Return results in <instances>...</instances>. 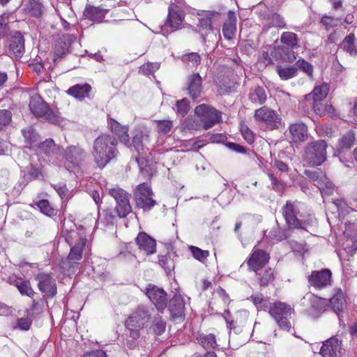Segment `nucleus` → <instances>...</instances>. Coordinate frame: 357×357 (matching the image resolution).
Returning <instances> with one entry per match:
<instances>
[{
	"instance_id": "f257e3e1",
	"label": "nucleus",
	"mask_w": 357,
	"mask_h": 357,
	"mask_svg": "<svg viewBox=\"0 0 357 357\" xmlns=\"http://www.w3.org/2000/svg\"><path fill=\"white\" fill-rule=\"evenodd\" d=\"M115 139L102 135L96 139L93 146L94 161L100 169L103 168L112 158L117 155Z\"/></svg>"
},
{
	"instance_id": "f03ea898",
	"label": "nucleus",
	"mask_w": 357,
	"mask_h": 357,
	"mask_svg": "<svg viewBox=\"0 0 357 357\" xmlns=\"http://www.w3.org/2000/svg\"><path fill=\"white\" fill-rule=\"evenodd\" d=\"M153 312V308L140 305L128 318L126 326L130 331V336L132 339L139 338V330L149 326Z\"/></svg>"
},
{
	"instance_id": "7ed1b4c3",
	"label": "nucleus",
	"mask_w": 357,
	"mask_h": 357,
	"mask_svg": "<svg viewBox=\"0 0 357 357\" xmlns=\"http://www.w3.org/2000/svg\"><path fill=\"white\" fill-rule=\"evenodd\" d=\"M327 144L323 140L308 144L305 149L304 160L311 166L322 164L326 159Z\"/></svg>"
},
{
	"instance_id": "20e7f679",
	"label": "nucleus",
	"mask_w": 357,
	"mask_h": 357,
	"mask_svg": "<svg viewBox=\"0 0 357 357\" xmlns=\"http://www.w3.org/2000/svg\"><path fill=\"white\" fill-rule=\"evenodd\" d=\"M29 108L36 116L43 118L52 123L58 121L57 115L37 93L31 96Z\"/></svg>"
},
{
	"instance_id": "39448f33",
	"label": "nucleus",
	"mask_w": 357,
	"mask_h": 357,
	"mask_svg": "<svg viewBox=\"0 0 357 357\" xmlns=\"http://www.w3.org/2000/svg\"><path fill=\"white\" fill-rule=\"evenodd\" d=\"M292 312L293 309L290 305L282 302L273 303L271 304L269 307V313L275 319L280 328L284 331H289L291 328L288 317Z\"/></svg>"
},
{
	"instance_id": "423d86ee",
	"label": "nucleus",
	"mask_w": 357,
	"mask_h": 357,
	"mask_svg": "<svg viewBox=\"0 0 357 357\" xmlns=\"http://www.w3.org/2000/svg\"><path fill=\"white\" fill-rule=\"evenodd\" d=\"M109 195L116 201L115 211L119 218H124L131 212L130 196L126 190L117 187L109 189Z\"/></svg>"
},
{
	"instance_id": "0eeeda50",
	"label": "nucleus",
	"mask_w": 357,
	"mask_h": 357,
	"mask_svg": "<svg viewBox=\"0 0 357 357\" xmlns=\"http://www.w3.org/2000/svg\"><path fill=\"white\" fill-rule=\"evenodd\" d=\"M195 114L200 117L201 121L204 123V128L208 130L221 120V113L215 109L202 104L196 107Z\"/></svg>"
},
{
	"instance_id": "6e6552de",
	"label": "nucleus",
	"mask_w": 357,
	"mask_h": 357,
	"mask_svg": "<svg viewBox=\"0 0 357 357\" xmlns=\"http://www.w3.org/2000/svg\"><path fill=\"white\" fill-rule=\"evenodd\" d=\"M137 206L144 211H149L156 202L152 198L153 192L148 183L139 184L134 193Z\"/></svg>"
},
{
	"instance_id": "1a4fd4ad",
	"label": "nucleus",
	"mask_w": 357,
	"mask_h": 357,
	"mask_svg": "<svg viewBox=\"0 0 357 357\" xmlns=\"http://www.w3.org/2000/svg\"><path fill=\"white\" fill-rule=\"evenodd\" d=\"M301 204L298 202H287L282 208V213L287 223L294 228H304V223L301 220L300 213Z\"/></svg>"
},
{
	"instance_id": "9d476101",
	"label": "nucleus",
	"mask_w": 357,
	"mask_h": 357,
	"mask_svg": "<svg viewBox=\"0 0 357 357\" xmlns=\"http://www.w3.org/2000/svg\"><path fill=\"white\" fill-rule=\"evenodd\" d=\"M149 143V136L147 132L141 131L136 134L132 139V145L138 153V156L136 157L139 165L142 168L144 155L146 153L145 149L149 150L148 144Z\"/></svg>"
},
{
	"instance_id": "9b49d317",
	"label": "nucleus",
	"mask_w": 357,
	"mask_h": 357,
	"mask_svg": "<svg viewBox=\"0 0 357 357\" xmlns=\"http://www.w3.org/2000/svg\"><path fill=\"white\" fill-rule=\"evenodd\" d=\"M255 118L257 121L264 122L271 129L277 128L278 124L281 121V118L275 111L266 107L257 109Z\"/></svg>"
},
{
	"instance_id": "f8f14e48",
	"label": "nucleus",
	"mask_w": 357,
	"mask_h": 357,
	"mask_svg": "<svg viewBox=\"0 0 357 357\" xmlns=\"http://www.w3.org/2000/svg\"><path fill=\"white\" fill-rule=\"evenodd\" d=\"M146 295L158 310L162 311L167 307V294L162 289L149 286L146 289Z\"/></svg>"
},
{
	"instance_id": "ddd939ff",
	"label": "nucleus",
	"mask_w": 357,
	"mask_h": 357,
	"mask_svg": "<svg viewBox=\"0 0 357 357\" xmlns=\"http://www.w3.org/2000/svg\"><path fill=\"white\" fill-rule=\"evenodd\" d=\"M269 260V255L265 251L254 248L248 260V265L252 271L257 272L264 266Z\"/></svg>"
},
{
	"instance_id": "4468645a",
	"label": "nucleus",
	"mask_w": 357,
	"mask_h": 357,
	"mask_svg": "<svg viewBox=\"0 0 357 357\" xmlns=\"http://www.w3.org/2000/svg\"><path fill=\"white\" fill-rule=\"evenodd\" d=\"M332 273L328 269H323L320 271H314L308 277V281L311 285L317 288H322L331 284Z\"/></svg>"
},
{
	"instance_id": "2eb2a0df",
	"label": "nucleus",
	"mask_w": 357,
	"mask_h": 357,
	"mask_svg": "<svg viewBox=\"0 0 357 357\" xmlns=\"http://www.w3.org/2000/svg\"><path fill=\"white\" fill-rule=\"evenodd\" d=\"M168 11L166 24L174 29H180L184 20L183 11L177 5L173 3L169 6Z\"/></svg>"
},
{
	"instance_id": "dca6fc26",
	"label": "nucleus",
	"mask_w": 357,
	"mask_h": 357,
	"mask_svg": "<svg viewBox=\"0 0 357 357\" xmlns=\"http://www.w3.org/2000/svg\"><path fill=\"white\" fill-rule=\"evenodd\" d=\"M320 354L323 357H341V342L337 337L330 338L323 344Z\"/></svg>"
},
{
	"instance_id": "f3484780",
	"label": "nucleus",
	"mask_w": 357,
	"mask_h": 357,
	"mask_svg": "<svg viewBox=\"0 0 357 357\" xmlns=\"http://www.w3.org/2000/svg\"><path fill=\"white\" fill-rule=\"evenodd\" d=\"M287 135L294 143L304 142L307 138V128L303 123H295L291 124L288 128Z\"/></svg>"
},
{
	"instance_id": "a211bd4d",
	"label": "nucleus",
	"mask_w": 357,
	"mask_h": 357,
	"mask_svg": "<svg viewBox=\"0 0 357 357\" xmlns=\"http://www.w3.org/2000/svg\"><path fill=\"white\" fill-rule=\"evenodd\" d=\"M136 243L140 250L146 255L154 254L156 251L155 241L145 232H140L136 238Z\"/></svg>"
},
{
	"instance_id": "6ab92c4d",
	"label": "nucleus",
	"mask_w": 357,
	"mask_h": 357,
	"mask_svg": "<svg viewBox=\"0 0 357 357\" xmlns=\"http://www.w3.org/2000/svg\"><path fill=\"white\" fill-rule=\"evenodd\" d=\"M38 288L46 296L52 297L56 293L55 281L47 274L38 275Z\"/></svg>"
},
{
	"instance_id": "aec40b11",
	"label": "nucleus",
	"mask_w": 357,
	"mask_h": 357,
	"mask_svg": "<svg viewBox=\"0 0 357 357\" xmlns=\"http://www.w3.org/2000/svg\"><path fill=\"white\" fill-rule=\"evenodd\" d=\"M328 303H330L333 311L338 315L340 312H343L347 307L346 296L341 289L335 290Z\"/></svg>"
},
{
	"instance_id": "412c9836",
	"label": "nucleus",
	"mask_w": 357,
	"mask_h": 357,
	"mask_svg": "<svg viewBox=\"0 0 357 357\" xmlns=\"http://www.w3.org/2000/svg\"><path fill=\"white\" fill-rule=\"evenodd\" d=\"M236 31V16L234 12L229 10L227 13V19L223 24L222 33L224 37L230 40L233 38Z\"/></svg>"
},
{
	"instance_id": "4be33fe9",
	"label": "nucleus",
	"mask_w": 357,
	"mask_h": 357,
	"mask_svg": "<svg viewBox=\"0 0 357 357\" xmlns=\"http://www.w3.org/2000/svg\"><path fill=\"white\" fill-rule=\"evenodd\" d=\"M202 77L199 73H195L188 78V91L192 99L199 97L202 91Z\"/></svg>"
},
{
	"instance_id": "5701e85b",
	"label": "nucleus",
	"mask_w": 357,
	"mask_h": 357,
	"mask_svg": "<svg viewBox=\"0 0 357 357\" xmlns=\"http://www.w3.org/2000/svg\"><path fill=\"white\" fill-rule=\"evenodd\" d=\"M333 204L337 207L339 215L342 218L345 217L350 212L357 211V198L349 202L344 199H336L333 202Z\"/></svg>"
},
{
	"instance_id": "b1692460",
	"label": "nucleus",
	"mask_w": 357,
	"mask_h": 357,
	"mask_svg": "<svg viewBox=\"0 0 357 357\" xmlns=\"http://www.w3.org/2000/svg\"><path fill=\"white\" fill-rule=\"evenodd\" d=\"M24 50V40L20 32H16L12 36L10 43V51L17 57H20Z\"/></svg>"
},
{
	"instance_id": "393cba45",
	"label": "nucleus",
	"mask_w": 357,
	"mask_h": 357,
	"mask_svg": "<svg viewBox=\"0 0 357 357\" xmlns=\"http://www.w3.org/2000/svg\"><path fill=\"white\" fill-rule=\"evenodd\" d=\"M311 305V314L312 316H318L320 313L326 310L328 307V301L314 295L310 296Z\"/></svg>"
},
{
	"instance_id": "a878e982",
	"label": "nucleus",
	"mask_w": 357,
	"mask_h": 357,
	"mask_svg": "<svg viewBox=\"0 0 357 357\" xmlns=\"http://www.w3.org/2000/svg\"><path fill=\"white\" fill-rule=\"evenodd\" d=\"M75 40L72 35H63L55 44L54 54L56 56H61L68 50L71 43Z\"/></svg>"
},
{
	"instance_id": "bb28decb",
	"label": "nucleus",
	"mask_w": 357,
	"mask_h": 357,
	"mask_svg": "<svg viewBox=\"0 0 357 357\" xmlns=\"http://www.w3.org/2000/svg\"><path fill=\"white\" fill-rule=\"evenodd\" d=\"M109 125L112 131L119 138L120 141L127 145L129 143L128 128L114 120H111Z\"/></svg>"
},
{
	"instance_id": "cd10ccee",
	"label": "nucleus",
	"mask_w": 357,
	"mask_h": 357,
	"mask_svg": "<svg viewBox=\"0 0 357 357\" xmlns=\"http://www.w3.org/2000/svg\"><path fill=\"white\" fill-rule=\"evenodd\" d=\"M214 12L201 11L197 13L198 15V26L206 31H212V19L215 15Z\"/></svg>"
},
{
	"instance_id": "c85d7f7f",
	"label": "nucleus",
	"mask_w": 357,
	"mask_h": 357,
	"mask_svg": "<svg viewBox=\"0 0 357 357\" xmlns=\"http://www.w3.org/2000/svg\"><path fill=\"white\" fill-rule=\"evenodd\" d=\"M329 91L328 85L324 83L321 85L316 86L312 93L305 96V99L308 100L312 99L313 100H324L327 96Z\"/></svg>"
},
{
	"instance_id": "c756f323",
	"label": "nucleus",
	"mask_w": 357,
	"mask_h": 357,
	"mask_svg": "<svg viewBox=\"0 0 357 357\" xmlns=\"http://www.w3.org/2000/svg\"><path fill=\"white\" fill-rule=\"evenodd\" d=\"M67 93L68 95L73 96L78 100H82L85 97H87L89 93V85L85 84H75L70 87Z\"/></svg>"
},
{
	"instance_id": "7c9ffc66",
	"label": "nucleus",
	"mask_w": 357,
	"mask_h": 357,
	"mask_svg": "<svg viewBox=\"0 0 357 357\" xmlns=\"http://www.w3.org/2000/svg\"><path fill=\"white\" fill-rule=\"evenodd\" d=\"M197 339L199 344L205 349H214L218 346L213 334H199Z\"/></svg>"
},
{
	"instance_id": "2f4dec72",
	"label": "nucleus",
	"mask_w": 357,
	"mask_h": 357,
	"mask_svg": "<svg viewBox=\"0 0 357 357\" xmlns=\"http://www.w3.org/2000/svg\"><path fill=\"white\" fill-rule=\"evenodd\" d=\"M86 242V238H81V242L76 243V244L71 248L70 252L68 255V259L70 262H75L81 259L82 257V250Z\"/></svg>"
},
{
	"instance_id": "473e14b6",
	"label": "nucleus",
	"mask_w": 357,
	"mask_h": 357,
	"mask_svg": "<svg viewBox=\"0 0 357 357\" xmlns=\"http://www.w3.org/2000/svg\"><path fill=\"white\" fill-rule=\"evenodd\" d=\"M276 71L282 80H288L294 77L297 73V67L291 66H278Z\"/></svg>"
},
{
	"instance_id": "72a5a7b5",
	"label": "nucleus",
	"mask_w": 357,
	"mask_h": 357,
	"mask_svg": "<svg viewBox=\"0 0 357 357\" xmlns=\"http://www.w3.org/2000/svg\"><path fill=\"white\" fill-rule=\"evenodd\" d=\"M37 146L40 153L46 155H51L56 151H60L59 147H56L54 141L51 139L45 140L44 142L36 144L35 147Z\"/></svg>"
},
{
	"instance_id": "f704fd0d",
	"label": "nucleus",
	"mask_w": 357,
	"mask_h": 357,
	"mask_svg": "<svg viewBox=\"0 0 357 357\" xmlns=\"http://www.w3.org/2000/svg\"><path fill=\"white\" fill-rule=\"evenodd\" d=\"M63 236L65 238V241L71 245L73 243L75 242H81V238H84L81 234H79L77 230H70L68 231L66 229V223L64 224L63 230H62Z\"/></svg>"
},
{
	"instance_id": "c9c22d12",
	"label": "nucleus",
	"mask_w": 357,
	"mask_h": 357,
	"mask_svg": "<svg viewBox=\"0 0 357 357\" xmlns=\"http://www.w3.org/2000/svg\"><path fill=\"white\" fill-rule=\"evenodd\" d=\"M250 99L256 104L261 105L266 100V94L264 89L262 87H257L252 92L250 93Z\"/></svg>"
},
{
	"instance_id": "e433bc0d",
	"label": "nucleus",
	"mask_w": 357,
	"mask_h": 357,
	"mask_svg": "<svg viewBox=\"0 0 357 357\" xmlns=\"http://www.w3.org/2000/svg\"><path fill=\"white\" fill-rule=\"evenodd\" d=\"M280 42L294 49L297 47L298 38L293 32H283L280 37Z\"/></svg>"
},
{
	"instance_id": "4c0bfd02",
	"label": "nucleus",
	"mask_w": 357,
	"mask_h": 357,
	"mask_svg": "<svg viewBox=\"0 0 357 357\" xmlns=\"http://www.w3.org/2000/svg\"><path fill=\"white\" fill-rule=\"evenodd\" d=\"M341 47L349 52L350 55H356L357 50L354 45V36L353 34L347 36L341 43Z\"/></svg>"
},
{
	"instance_id": "58836bf2",
	"label": "nucleus",
	"mask_w": 357,
	"mask_h": 357,
	"mask_svg": "<svg viewBox=\"0 0 357 357\" xmlns=\"http://www.w3.org/2000/svg\"><path fill=\"white\" fill-rule=\"evenodd\" d=\"M115 217L109 211H105L102 214L99 213L97 220L98 227H105L108 225H112Z\"/></svg>"
},
{
	"instance_id": "ea45409f",
	"label": "nucleus",
	"mask_w": 357,
	"mask_h": 357,
	"mask_svg": "<svg viewBox=\"0 0 357 357\" xmlns=\"http://www.w3.org/2000/svg\"><path fill=\"white\" fill-rule=\"evenodd\" d=\"M317 186L321 192L326 195H331L334 190V185L326 176H322V180H319Z\"/></svg>"
},
{
	"instance_id": "a19ab883",
	"label": "nucleus",
	"mask_w": 357,
	"mask_h": 357,
	"mask_svg": "<svg viewBox=\"0 0 357 357\" xmlns=\"http://www.w3.org/2000/svg\"><path fill=\"white\" fill-rule=\"evenodd\" d=\"M355 137L351 132H347L339 140L338 149L341 151L344 149H349L354 144Z\"/></svg>"
},
{
	"instance_id": "79ce46f5",
	"label": "nucleus",
	"mask_w": 357,
	"mask_h": 357,
	"mask_svg": "<svg viewBox=\"0 0 357 357\" xmlns=\"http://www.w3.org/2000/svg\"><path fill=\"white\" fill-rule=\"evenodd\" d=\"M26 10L34 17H40L42 15V5L36 0H29Z\"/></svg>"
},
{
	"instance_id": "37998d69",
	"label": "nucleus",
	"mask_w": 357,
	"mask_h": 357,
	"mask_svg": "<svg viewBox=\"0 0 357 357\" xmlns=\"http://www.w3.org/2000/svg\"><path fill=\"white\" fill-rule=\"evenodd\" d=\"M23 135L27 142L33 148H35L36 144L38 141V135L32 128H27L22 130Z\"/></svg>"
},
{
	"instance_id": "c03bdc74",
	"label": "nucleus",
	"mask_w": 357,
	"mask_h": 357,
	"mask_svg": "<svg viewBox=\"0 0 357 357\" xmlns=\"http://www.w3.org/2000/svg\"><path fill=\"white\" fill-rule=\"evenodd\" d=\"M108 10L100 7H91V20L100 22L103 20Z\"/></svg>"
},
{
	"instance_id": "a18cd8bd",
	"label": "nucleus",
	"mask_w": 357,
	"mask_h": 357,
	"mask_svg": "<svg viewBox=\"0 0 357 357\" xmlns=\"http://www.w3.org/2000/svg\"><path fill=\"white\" fill-rule=\"evenodd\" d=\"M16 287L18 289L22 294L31 297L33 295V291L30 286L29 281L18 280L15 284Z\"/></svg>"
},
{
	"instance_id": "49530a36",
	"label": "nucleus",
	"mask_w": 357,
	"mask_h": 357,
	"mask_svg": "<svg viewBox=\"0 0 357 357\" xmlns=\"http://www.w3.org/2000/svg\"><path fill=\"white\" fill-rule=\"evenodd\" d=\"M189 249L194 258L201 262H204L209 255L208 250H202L196 246L191 245L189 247Z\"/></svg>"
},
{
	"instance_id": "de8ad7c7",
	"label": "nucleus",
	"mask_w": 357,
	"mask_h": 357,
	"mask_svg": "<svg viewBox=\"0 0 357 357\" xmlns=\"http://www.w3.org/2000/svg\"><path fill=\"white\" fill-rule=\"evenodd\" d=\"M249 317V312L246 310H241L236 312L232 323L239 326H243L247 321Z\"/></svg>"
},
{
	"instance_id": "09e8293b",
	"label": "nucleus",
	"mask_w": 357,
	"mask_h": 357,
	"mask_svg": "<svg viewBox=\"0 0 357 357\" xmlns=\"http://www.w3.org/2000/svg\"><path fill=\"white\" fill-rule=\"evenodd\" d=\"M40 211L45 215L51 216L54 214V208L50 206L47 199H42L36 203Z\"/></svg>"
},
{
	"instance_id": "8fccbe9b",
	"label": "nucleus",
	"mask_w": 357,
	"mask_h": 357,
	"mask_svg": "<svg viewBox=\"0 0 357 357\" xmlns=\"http://www.w3.org/2000/svg\"><path fill=\"white\" fill-rule=\"evenodd\" d=\"M173 127V123L169 120H160L157 121L158 132L162 135L168 134Z\"/></svg>"
},
{
	"instance_id": "3c124183",
	"label": "nucleus",
	"mask_w": 357,
	"mask_h": 357,
	"mask_svg": "<svg viewBox=\"0 0 357 357\" xmlns=\"http://www.w3.org/2000/svg\"><path fill=\"white\" fill-rule=\"evenodd\" d=\"M183 309V304L178 298H175L170 301V311L175 315H180Z\"/></svg>"
},
{
	"instance_id": "603ef678",
	"label": "nucleus",
	"mask_w": 357,
	"mask_h": 357,
	"mask_svg": "<svg viewBox=\"0 0 357 357\" xmlns=\"http://www.w3.org/2000/svg\"><path fill=\"white\" fill-rule=\"evenodd\" d=\"M12 120L11 112L7 109H0V130L9 125Z\"/></svg>"
},
{
	"instance_id": "864d4df0",
	"label": "nucleus",
	"mask_w": 357,
	"mask_h": 357,
	"mask_svg": "<svg viewBox=\"0 0 357 357\" xmlns=\"http://www.w3.org/2000/svg\"><path fill=\"white\" fill-rule=\"evenodd\" d=\"M153 324V329L156 335H160L164 332L166 327V324L161 317H154Z\"/></svg>"
},
{
	"instance_id": "5fc2aeb1",
	"label": "nucleus",
	"mask_w": 357,
	"mask_h": 357,
	"mask_svg": "<svg viewBox=\"0 0 357 357\" xmlns=\"http://www.w3.org/2000/svg\"><path fill=\"white\" fill-rule=\"evenodd\" d=\"M285 25L283 18L276 13L273 14L269 18L268 27L284 28Z\"/></svg>"
},
{
	"instance_id": "6e6d98bb",
	"label": "nucleus",
	"mask_w": 357,
	"mask_h": 357,
	"mask_svg": "<svg viewBox=\"0 0 357 357\" xmlns=\"http://www.w3.org/2000/svg\"><path fill=\"white\" fill-rule=\"evenodd\" d=\"M296 64L297 68L303 70L309 77H312L313 67L310 63L303 59H298Z\"/></svg>"
},
{
	"instance_id": "4d7b16f0",
	"label": "nucleus",
	"mask_w": 357,
	"mask_h": 357,
	"mask_svg": "<svg viewBox=\"0 0 357 357\" xmlns=\"http://www.w3.org/2000/svg\"><path fill=\"white\" fill-rule=\"evenodd\" d=\"M66 153V159L73 162L74 160H77L78 158L82 155V151L77 147L70 146L68 149Z\"/></svg>"
},
{
	"instance_id": "13d9d810",
	"label": "nucleus",
	"mask_w": 357,
	"mask_h": 357,
	"mask_svg": "<svg viewBox=\"0 0 357 357\" xmlns=\"http://www.w3.org/2000/svg\"><path fill=\"white\" fill-rule=\"evenodd\" d=\"M177 112L182 116H184L189 110L188 101L187 99L183 98L177 101L176 104Z\"/></svg>"
},
{
	"instance_id": "bf43d9fd",
	"label": "nucleus",
	"mask_w": 357,
	"mask_h": 357,
	"mask_svg": "<svg viewBox=\"0 0 357 357\" xmlns=\"http://www.w3.org/2000/svg\"><path fill=\"white\" fill-rule=\"evenodd\" d=\"M241 132L245 140H246L248 144H252L254 142L255 139L253 132L248 128L247 126L241 124Z\"/></svg>"
},
{
	"instance_id": "052dcab7",
	"label": "nucleus",
	"mask_w": 357,
	"mask_h": 357,
	"mask_svg": "<svg viewBox=\"0 0 357 357\" xmlns=\"http://www.w3.org/2000/svg\"><path fill=\"white\" fill-rule=\"evenodd\" d=\"M159 263L166 271H170L174 268L173 261L168 256H160L159 258Z\"/></svg>"
},
{
	"instance_id": "680f3d73",
	"label": "nucleus",
	"mask_w": 357,
	"mask_h": 357,
	"mask_svg": "<svg viewBox=\"0 0 357 357\" xmlns=\"http://www.w3.org/2000/svg\"><path fill=\"white\" fill-rule=\"evenodd\" d=\"M271 238L278 241H280L287 238L285 231L280 228H276L271 231Z\"/></svg>"
},
{
	"instance_id": "e2e57ef3",
	"label": "nucleus",
	"mask_w": 357,
	"mask_h": 357,
	"mask_svg": "<svg viewBox=\"0 0 357 357\" xmlns=\"http://www.w3.org/2000/svg\"><path fill=\"white\" fill-rule=\"evenodd\" d=\"M183 60L191 63L192 66H197L200 61V56L198 54L192 52L183 55Z\"/></svg>"
},
{
	"instance_id": "0e129e2a",
	"label": "nucleus",
	"mask_w": 357,
	"mask_h": 357,
	"mask_svg": "<svg viewBox=\"0 0 357 357\" xmlns=\"http://www.w3.org/2000/svg\"><path fill=\"white\" fill-rule=\"evenodd\" d=\"M31 324V321L28 318H20L17 320L16 326L15 328H18L20 330L28 331Z\"/></svg>"
},
{
	"instance_id": "69168bd1",
	"label": "nucleus",
	"mask_w": 357,
	"mask_h": 357,
	"mask_svg": "<svg viewBox=\"0 0 357 357\" xmlns=\"http://www.w3.org/2000/svg\"><path fill=\"white\" fill-rule=\"evenodd\" d=\"M322 101L323 100H317V101L313 100V103H312V107H313L314 112L317 114H319V116L324 115L326 112V107L322 103Z\"/></svg>"
},
{
	"instance_id": "338daca9",
	"label": "nucleus",
	"mask_w": 357,
	"mask_h": 357,
	"mask_svg": "<svg viewBox=\"0 0 357 357\" xmlns=\"http://www.w3.org/2000/svg\"><path fill=\"white\" fill-rule=\"evenodd\" d=\"M260 284L265 286L273 280V272L271 269L266 270L264 274L259 278Z\"/></svg>"
},
{
	"instance_id": "774afa93",
	"label": "nucleus",
	"mask_w": 357,
	"mask_h": 357,
	"mask_svg": "<svg viewBox=\"0 0 357 357\" xmlns=\"http://www.w3.org/2000/svg\"><path fill=\"white\" fill-rule=\"evenodd\" d=\"M29 174L35 178L43 179L44 175L40 167L31 166L29 170Z\"/></svg>"
}]
</instances>
